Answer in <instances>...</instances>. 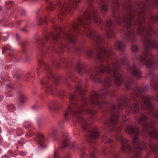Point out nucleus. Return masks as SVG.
Masks as SVG:
<instances>
[{
  "mask_svg": "<svg viewBox=\"0 0 158 158\" xmlns=\"http://www.w3.org/2000/svg\"><path fill=\"white\" fill-rule=\"evenodd\" d=\"M75 98V96L73 95H72L70 97V99L72 101Z\"/></svg>",
  "mask_w": 158,
  "mask_h": 158,
  "instance_id": "3c124183",
  "label": "nucleus"
},
{
  "mask_svg": "<svg viewBox=\"0 0 158 158\" xmlns=\"http://www.w3.org/2000/svg\"><path fill=\"white\" fill-rule=\"evenodd\" d=\"M59 38V34H57L56 35L54 36L53 39L54 40L56 41Z\"/></svg>",
  "mask_w": 158,
  "mask_h": 158,
  "instance_id": "79ce46f5",
  "label": "nucleus"
},
{
  "mask_svg": "<svg viewBox=\"0 0 158 158\" xmlns=\"http://www.w3.org/2000/svg\"><path fill=\"white\" fill-rule=\"evenodd\" d=\"M154 0H146L144 2L140 4L138 6L139 9H150L151 5H153L154 4H157L154 3ZM155 6H156L155 5Z\"/></svg>",
  "mask_w": 158,
  "mask_h": 158,
  "instance_id": "ddd939ff",
  "label": "nucleus"
},
{
  "mask_svg": "<svg viewBox=\"0 0 158 158\" xmlns=\"http://www.w3.org/2000/svg\"><path fill=\"white\" fill-rule=\"evenodd\" d=\"M92 19L94 22L97 24H100L102 22V20L96 13L94 12L91 14L86 10L84 13V18L79 19L77 23L73 24L72 31L66 33L64 36V39L68 40L71 43H74L76 40V33L78 31L79 27H83L86 24L91 23Z\"/></svg>",
  "mask_w": 158,
  "mask_h": 158,
  "instance_id": "7ed1b4c3",
  "label": "nucleus"
},
{
  "mask_svg": "<svg viewBox=\"0 0 158 158\" xmlns=\"http://www.w3.org/2000/svg\"><path fill=\"white\" fill-rule=\"evenodd\" d=\"M143 99L144 100V106L149 109H151L153 107V106L151 103V99L148 96H144Z\"/></svg>",
  "mask_w": 158,
  "mask_h": 158,
  "instance_id": "a211bd4d",
  "label": "nucleus"
},
{
  "mask_svg": "<svg viewBox=\"0 0 158 158\" xmlns=\"http://www.w3.org/2000/svg\"><path fill=\"white\" fill-rule=\"evenodd\" d=\"M7 86H8V87H10V88H12V85H11L10 84H9V83L8 84H7Z\"/></svg>",
  "mask_w": 158,
  "mask_h": 158,
  "instance_id": "603ef678",
  "label": "nucleus"
},
{
  "mask_svg": "<svg viewBox=\"0 0 158 158\" xmlns=\"http://www.w3.org/2000/svg\"><path fill=\"white\" fill-rule=\"evenodd\" d=\"M147 89V88L145 87L141 89H139L138 90L137 93L136 92L135 93L131 94V97L132 98H133L134 97L135 98L136 96L138 97L139 96V93H141L145 92Z\"/></svg>",
  "mask_w": 158,
  "mask_h": 158,
  "instance_id": "5701e85b",
  "label": "nucleus"
},
{
  "mask_svg": "<svg viewBox=\"0 0 158 158\" xmlns=\"http://www.w3.org/2000/svg\"><path fill=\"white\" fill-rule=\"evenodd\" d=\"M129 111L132 112L133 113H135L137 112L138 109V106L137 104H134L131 105L129 106Z\"/></svg>",
  "mask_w": 158,
  "mask_h": 158,
  "instance_id": "b1692460",
  "label": "nucleus"
},
{
  "mask_svg": "<svg viewBox=\"0 0 158 158\" xmlns=\"http://www.w3.org/2000/svg\"><path fill=\"white\" fill-rule=\"evenodd\" d=\"M69 145H70L72 148H73L75 145L74 143L72 142H70L69 140L65 139L64 141V143L62 145V147L64 148L66 146H67Z\"/></svg>",
  "mask_w": 158,
  "mask_h": 158,
  "instance_id": "a878e982",
  "label": "nucleus"
},
{
  "mask_svg": "<svg viewBox=\"0 0 158 158\" xmlns=\"http://www.w3.org/2000/svg\"><path fill=\"white\" fill-rule=\"evenodd\" d=\"M128 71L131 73L134 76L138 78L140 77L141 75V73L136 68L134 65L130 66L127 68Z\"/></svg>",
  "mask_w": 158,
  "mask_h": 158,
  "instance_id": "2eb2a0df",
  "label": "nucleus"
},
{
  "mask_svg": "<svg viewBox=\"0 0 158 158\" xmlns=\"http://www.w3.org/2000/svg\"><path fill=\"white\" fill-rule=\"evenodd\" d=\"M138 49V47L135 45V44H132L131 46V50L133 52H136Z\"/></svg>",
  "mask_w": 158,
  "mask_h": 158,
  "instance_id": "473e14b6",
  "label": "nucleus"
},
{
  "mask_svg": "<svg viewBox=\"0 0 158 158\" xmlns=\"http://www.w3.org/2000/svg\"><path fill=\"white\" fill-rule=\"evenodd\" d=\"M99 134L97 128H94L90 132L89 135V137L92 139H96L98 136Z\"/></svg>",
  "mask_w": 158,
  "mask_h": 158,
  "instance_id": "aec40b11",
  "label": "nucleus"
},
{
  "mask_svg": "<svg viewBox=\"0 0 158 158\" xmlns=\"http://www.w3.org/2000/svg\"><path fill=\"white\" fill-rule=\"evenodd\" d=\"M56 6L54 5L52 3H50L49 6L47 7V9L49 10H51V9H56L55 8Z\"/></svg>",
  "mask_w": 158,
  "mask_h": 158,
  "instance_id": "e433bc0d",
  "label": "nucleus"
},
{
  "mask_svg": "<svg viewBox=\"0 0 158 158\" xmlns=\"http://www.w3.org/2000/svg\"><path fill=\"white\" fill-rule=\"evenodd\" d=\"M119 62L114 61L104 64H100L97 68L96 72L93 69H85V64L79 62L77 65V72L80 74H88L91 80L95 82L101 83L99 76L104 72L108 74H113L115 78V83L117 86H120L122 82V76L118 71L120 66Z\"/></svg>",
  "mask_w": 158,
  "mask_h": 158,
  "instance_id": "f257e3e1",
  "label": "nucleus"
},
{
  "mask_svg": "<svg viewBox=\"0 0 158 158\" xmlns=\"http://www.w3.org/2000/svg\"><path fill=\"white\" fill-rule=\"evenodd\" d=\"M112 24V22L110 20H107L106 23V25L107 27H110L111 26Z\"/></svg>",
  "mask_w": 158,
  "mask_h": 158,
  "instance_id": "4c0bfd02",
  "label": "nucleus"
},
{
  "mask_svg": "<svg viewBox=\"0 0 158 158\" xmlns=\"http://www.w3.org/2000/svg\"><path fill=\"white\" fill-rule=\"evenodd\" d=\"M115 34L114 31L112 29H109L106 32L107 37L109 39H110L114 37Z\"/></svg>",
  "mask_w": 158,
  "mask_h": 158,
  "instance_id": "393cba45",
  "label": "nucleus"
},
{
  "mask_svg": "<svg viewBox=\"0 0 158 158\" xmlns=\"http://www.w3.org/2000/svg\"><path fill=\"white\" fill-rule=\"evenodd\" d=\"M114 158H118V156H114Z\"/></svg>",
  "mask_w": 158,
  "mask_h": 158,
  "instance_id": "bf43d9fd",
  "label": "nucleus"
},
{
  "mask_svg": "<svg viewBox=\"0 0 158 158\" xmlns=\"http://www.w3.org/2000/svg\"><path fill=\"white\" fill-rule=\"evenodd\" d=\"M118 116L117 114H113L111 115L110 119V123L107 121H106L105 124L108 127L112 126L116 124L118 122Z\"/></svg>",
  "mask_w": 158,
  "mask_h": 158,
  "instance_id": "dca6fc26",
  "label": "nucleus"
},
{
  "mask_svg": "<svg viewBox=\"0 0 158 158\" xmlns=\"http://www.w3.org/2000/svg\"><path fill=\"white\" fill-rule=\"evenodd\" d=\"M41 83L42 85H44V84H46V82L45 81L44 79H43L41 81Z\"/></svg>",
  "mask_w": 158,
  "mask_h": 158,
  "instance_id": "de8ad7c7",
  "label": "nucleus"
},
{
  "mask_svg": "<svg viewBox=\"0 0 158 158\" xmlns=\"http://www.w3.org/2000/svg\"><path fill=\"white\" fill-rule=\"evenodd\" d=\"M128 100V98H126L124 96H121L119 98L118 100V106H113L111 108V111H113L114 110H117L119 108L123 106V104L124 103H127Z\"/></svg>",
  "mask_w": 158,
  "mask_h": 158,
  "instance_id": "f8f14e48",
  "label": "nucleus"
},
{
  "mask_svg": "<svg viewBox=\"0 0 158 158\" xmlns=\"http://www.w3.org/2000/svg\"><path fill=\"white\" fill-rule=\"evenodd\" d=\"M39 138L41 142L43 141L44 139V137L42 134L39 135Z\"/></svg>",
  "mask_w": 158,
  "mask_h": 158,
  "instance_id": "a19ab883",
  "label": "nucleus"
},
{
  "mask_svg": "<svg viewBox=\"0 0 158 158\" xmlns=\"http://www.w3.org/2000/svg\"><path fill=\"white\" fill-rule=\"evenodd\" d=\"M86 55L87 58H91L93 55V52L92 49L88 50L86 52Z\"/></svg>",
  "mask_w": 158,
  "mask_h": 158,
  "instance_id": "c85d7f7f",
  "label": "nucleus"
},
{
  "mask_svg": "<svg viewBox=\"0 0 158 158\" xmlns=\"http://www.w3.org/2000/svg\"><path fill=\"white\" fill-rule=\"evenodd\" d=\"M57 155H58V153H57V151H55L54 154V158H58Z\"/></svg>",
  "mask_w": 158,
  "mask_h": 158,
  "instance_id": "c03bdc74",
  "label": "nucleus"
},
{
  "mask_svg": "<svg viewBox=\"0 0 158 158\" xmlns=\"http://www.w3.org/2000/svg\"><path fill=\"white\" fill-rule=\"evenodd\" d=\"M113 16L114 18L115 21L116 22L117 24H121L122 21V19L117 16H114V15Z\"/></svg>",
  "mask_w": 158,
  "mask_h": 158,
  "instance_id": "7c9ffc66",
  "label": "nucleus"
},
{
  "mask_svg": "<svg viewBox=\"0 0 158 158\" xmlns=\"http://www.w3.org/2000/svg\"><path fill=\"white\" fill-rule=\"evenodd\" d=\"M99 96L95 92H93L91 94L90 98L89 101V103L91 104L92 105H98L99 107L101 106H99V103L98 102Z\"/></svg>",
  "mask_w": 158,
  "mask_h": 158,
  "instance_id": "9b49d317",
  "label": "nucleus"
},
{
  "mask_svg": "<svg viewBox=\"0 0 158 158\" xmlns=\"http://www.w3.org/2000/svg\"><path fill=\"white\" fill-rule=\"evenodd\" d=\"M150 148L153 151L156 152L158 150V147L153 143H151L150 144Z\"/></svg>",
  "mask_w": 158,
  "mask_h": 158,
  "instance_id": "c756f323",
  "label": "nucleus"
},
{
  "mask_svg": "<svg viewBox=\"0 0 158 158\" xmlns=\"http://www.w3.org/2000/svg\"><path fill=\"white\" fill-rule=\"evenodd\" d=\"M87 2H90V0H87Z\"/></svg>",
  "mask_w": 158,
  "mask_h": 158,
  "instance_id": "680f3d73",
  "label": "nucleus"
},
{
  "mask_svg": "<svg viewBox=\"0 0 158 158\" xmlns=\"http://www.w3.org/2000/svg\"><path fill=\"white\" fill-rule=\"evenodd\" d=\"M76 89L80 92L81 104L80 105L73 104V106L71 108L69 106L68 109L64 112V118L66 120L68 119V117L69 115V111H70L73 115L77 118V121L81 123V128L84 130L86 129L88 125L86 120L81 117V114L83 111L87 114H91L93 113V111L89 109H87L85 107L87 104L83 94L84 89L79 86L77 87Z\"/></svg>",
  "mask_w": 158,
  "mask_h": 158,
  "instance_id": "f03ea898",
  "label": "nucleus"
},
{
  "mask_svg": "<svg viewBox=\"0 0 158 158\" xmlns=\"http://www.w3.org/2000/svg\"><path fill=\"white\" fill-rule=\"evenodd\" d=\"M48 108L51 110H54L56 108V105L54 103H52L48 105Z\"/></svg>",
  "mask_w": 158,
  "mask_h": 158,
  "instance_id": "72a5a7b5",
  "label": "nucleus"
},
{
  "mask_svg": "<svg viewBox=\"0 0 158 158\" xmlns=\"http://www.w3.org/2000/svg\"><path fill=\"white\" fill-rule=\"evenodd\" d=\"M120 62L123 64L127 65L128 64V62L127 60L125 58L120 59Z\"/></svg>",
  "mask_w": 158,
  "mask_h": 158,
  "instance_id": "c9c22d12",
  "label": "nucleus"
},
{
  "mask_svg": "<svg viewBox=\"0 0 158 158\" xmlns=\"http://www.w3.org/2000/svg\"><path fill=\"white\" fill-rule=\"evenodd\" d=\"M102 9H103V10L108 9H109V6L107 4L104 3L103 5L102 6Z\"/></svg>",
  "mask_w": 158,
  "mask_h": 158,
  "instance_id": "58836bf2",
  "label": "nucleus"
},
{
  "mask_svg": "<svg viewBox=\"0 0 158 158\" xmlns=\"http://www.w3.org/2000/svg\"><path fill=\"white\" fill-rule=\"evenodd\" d=\"M119 140L121 144V151L125 153L130 152L132 148L128 140L121 135L120 136Z\"/></svg>",
  "mask_w": 158,
  "mask_h": 158,
  "instance_id": "9d476101",
  "label": "nucleus"
},
{
  "mask_svg": "<svg viewBox=\"0 0 158 158\" xmlns=\"http://www.w3.org/2000/svg\"><path fill=\"white\" fill-rule=\"evenodd\" d=\"M114 6L115 9H131L130 6L127 4H123V5L120 4L119 2H116L114 3Z\"/></svg>",
  "mask_w": 158,
  "mask_h": 158,
  "instance_id": "6ab92c4d",
  "label": "nucleus"
},
{
  "mask_svg": "<svg viewBox=\"0 0 158 158\" xmlns=\"http://www.w3.org/2000/svg\"><path fill=\"white\" fill-rule=\"evenodd\" d=\"M64 158H70V156L69 154H67L64 156Z\"/></svg>",
  "mask_w": 158,
  "mask_h": 158,
  "instance_id": "8fccbe9b",
  "label": "nucleus"
},
{
  "mask_svg": "<svg viewBox=\"0 0 158 158\" xmlns=\"http://www.w3.org/2000/svg\"><path fill=\"white\" fill-rule=\"evenodd\" d=\"M90 156H91V158H95V156L94 152H93L92 153L90 154Z\"/></svg>",
  "mask_w": 158,
  "mask_h": 158,
  "instance_id": "09e8293b",
  "label": "nucleus"
},
{
  "mask_svg": "<svg viewBox=\"0 0 158 158\" xmlns=\"http://www.w3.org/2000/svg\"><path fill=\"white\" fill-rule=\"evenodd\" d=\"M106 150V148H104L103 149V151L104 152Z\"/></svg>",
  "mask_w": 158,
  "mask_h": 158,
  "instance_id": "13d9d810",
  "label": "nucleus"
},
{
  "mask_svg": "<svg viewBox=\"0 0 158 158\" xmlns=\"http://www.w3.org/2000/svg\"><path fill=\"white\" fill-rule=\"evenodd\" d=\"M57 131V130L56 128H54L52 130V133L54 134Z\"/></svg>",
  "mask_w": 158,
  "mask_h": 158,
  "instance_id": "49530a36",
  "label": "nucleus"
},
{
  "mask_svg": "<svg viewBox=\"0 0 158 158\" xmlns=\"http://www.w3.org/2000/svg\"><path fill=\"white\" fill-rule=\"evenodd\" d=\"M156 99L158 100V94L156 95Z\"/></svg>",
  "mask_w": 158,
  "mask_h": 158,
  "instance_id": "4d7b16f0",
  "label": "nucleus"
},
{
  "mask_svg": "<svg viewBox=\"0 0 158 158\" xmlns=\"http://www.w3.org/2000/svg\"><path fill=\"white\" fill-rule=\"evenodd\" d=\"M114 47L117 49L121 50H123L125 48V46L121 41L118 40L115 43Z\"/></svg>",
  "mask_w": 158,
  "mask_h": 158,
  "instance_id": "412c9836",
  "label": "nucleus"
},
{
  "mask_svg": "<svg viewBox=\"0 0 158 158\" xmlns=\"http://www.w3.org/2000/svg\"><path fill=\"white\" fill-rule=\"evenodd\" d=\"M88 9L89 10L93 9V8H92V7L91 6H88Z\"/></svg>",
  "mask_w": 158,
  "mask_h": 158,
  "instance_id": "5fc2aeb1",
  "label": "nucleus"
},
{
  "mask_svg": "<svg viewBox=\"0 0 158 158\" xmlns=\"http://www.w3.org/2000/svg\"><path fill=\"white\" fill-rule=\"evenodd\" d=\"M37 20L38 21V23L39 24H41L43 21V19L40 17H38L37 18Z\"/></svg>",
  "mask_w": 158,
  "mask_h": 158,
  "instance_id": "ea45409f",
  "label": "nucleus"
},
{
  "mask_svg": "<svg viewBox=\"0 0 158 158\" xmlns=\"http://www.w3.org/2000/svg\"><path fill=\"white\" fill-rule=\"evenodd\" d=\"M125 130L127 133L129 135H134L132 143L134 145L137 146V148H136L135 154L133 158H139L140 151L143 149L146 146L144 143H141L139 140L140 131L138 129L134 128L130 125L127 126Z\"/></svg>",
  "mask_w": 158,
  "mask_h": 158,
  "instance_id": "39448f33",
  "label": "nucleus"
},
{
  "mask_svg": "<svg viewBox=\"0 0 158 158\" xmlns=\"http://www.w3.org/2000/svg\"><path fill=\"white\" fill-rule=\"evenodd\" d=\"M2 9V7L0 6V10Z\"/></svg>",
  "mask_w": 158,
  "mask_h": 158,
  "instance_id": "0e129e2a",
  "label": "nucleus"
},
{
  "mask_svg": "<svg viewBox=\"0 0 158 158\" xmlns=\"http://www.w3.org/2000/svg\"><path fill=\"white\" fill-rule=\"evenodd\" d=\"M39 63L41 64H43L44 63V62L42 61H41V60H40V61L39 62Z\"/></svg>",
  "mask_w": 158,
  "mask_h": 158,
  "instance_id": "6e6d98bb",
  "label": "nucleus"
},
{
  "mask_svg": "<svg viewBox=\"0 0 158 158\" xmlns=\"http://www.w3.org/2000/svg\"><path fill=\"white\" fill-rule=\"evenodd\" d=\"M19 99L20 103H23L27 100V98L24 94L23 93H21L19 95Z\"/></svg>",
  "mask_w": 158,
  "mask_h": 158,
  "instance_id": "bb28decb",
  "label": "nucleus"
},
{
  "mask_svg": "<svg viewBox=\"0 0 158 158\" xmlns=\"http://www.w3.org/2000/svg\"><path fill=\"white\" fill-rule=\"evenodd\" d=\"M151 85L155 90H156L158 89V84L157 83L152 81L151 83Z\"/></svg>",
  "mask_w": 158,
  "mask_h": 158,
  "instance_id": "2f4dec72",
  "label": "nucleus"
},
{
  "mask_svg": "<svg viewBox=\"0 0 158 158\" xmlns=\"http://www.w3.org/2000/svg\"><path fill=\"white\" fill-rule=\"evenodd\" d=\"M156 20L158 21V19L157 18H156Z\"/></svg>",
  "mask_w": 158,
  "mask_h": 158,
  "instance_id": "338daca9",
  "label": "nucleus"
},
{
  "mask_svg": "<svg viewBox=\"0 0 158 158\" xmlns=\"http://www.w3.org/2000/svg\"><path fill=\"white\" fill-rule=\"evenodd\" d=\"M132 83V80L130 77H128L127 78L126 81L125 83V85L127 89H129Z\"/></svg>",
  "mask_w": 158,
  "mask_h": 158,
  "instance_id": "cd10ccee",
  "label": "nucleus"
},
{
  "mask_svg": "<svg viewBox=\"0 0 158 158\" xmlns=\"http://www.w3.org/2000/svg\"><path fill=\"white\" fill-rule=\"evenodd\" d=\"M85 34L87 36L91 38L95 44L98 47V54L97 60L100 62H103L105 59V57L111 56L112 52L110 47H105L102 46L104 40V38L98 35L94 30L87 28L85 31Z\"/></svg>",
  "mask_w": 158,
  "mask_h": 158,
  "instance_id": "20e7f679",
  "label": "nucleus"
},
{
  "mask_svg": "<svg viewBox=\"0 0 158 158\" xmlns=\"http://www.w3.org/2000/svg\"><path fill=\"white\" fill-rule=\"evenodd\" d=\"M3 97L0 95V101H1L3 99Z\"/></svg>",
  "mask_w": 158,
  "mask_h": 158,
  "instance_id": "864d4df0",
  "label": "nucleus"
},
{
  "mask_svg": "<svg viewBox=\"0 0 158 158\" xmlns=\"http://www.w3.org/2000/svg\"><path fill=\"white\" fill-rule=\"evenodd\" d=\"M133 19V16L131 15L128 16L124 21L127 24V38L131 42L134 41L135 40V34L133 31L134 26L132 24L131 21Z\"/></svg>",
  "mask_w": 158,
  "mask_h": 158,
  "instance_id": "6e6552de",
  "label": "nucleus"
},
{
  "mask_svg": "<svg viewBox=\"0 0 158 158\" xmlns=\"http://www.w3.org/2000/svg\"><path fill=\"white\" fill-rule=\"evenodd\" d=\"M103 141L104 142L108 143H111L113 142L112 140L110 139H109L108 138H107V137H105L103 138Z\"/></svg>",
  "mask_w": 158,
  "mask_h": 158,
  "instance_id": "f704fd0d",
  "label": "nucleus"
},
{
  "mask_svg": "<svg viewBox=\"0 0 158 158\" xmlns=\"http://www.w3.org/2000/svg\"><path fill=\"white\" fill-rule=\"evenodd\" d=\"M26 78H27L28 77V76H27V77L26 76Z\"/></svg>",
  "mask_w": 158,
  "mask_h": 158,
  "instance_id": "774afa93",
  "label": "nucleus"
},
{
  "mask_svg": "<svg viewBox=\"0 0 158 158\" xmlns=\"http://www.w3.org/2000/svg\"><path fill=\"white\" fill-rule=\"evenodd\" d=\"M135 58L140 61L142 65H146L150 67L153 64L152 59V55L147 50H146L144 53L139 56H135Z\"/></svg>",
  "mask_w": 158,
  "mask_h": 158,
  "instance_id": "0eeeda50",
  "label": "nucleus"
},
{
  "mask_svg": "<svg viewBox=\"0 0 158 158\" xmlns=\"http://www.w3.org/2000/svg\"><path fill=\"white\" fill-rule=\"evenodd\" d=\"M104 82L105 83V87L102 90V93H104L103 94L104 95H106V94L108 92V91L106 89L107 87H109L110 86V79L106 78L104 81Z\"/></svg>",
  "mask_w": 158,
  "mask_h": 158,
  "instance_id": "4be33fe9",
  "label": "nucleus"
},
{
  "mask_svg": "<svg viewBox=\"0 0 158 158\" xmlns=\"http://www.w3.org/2000/svg\"><path fill=\"white\" fill-rule=\"evenodd\" d=\"M97 3L100 4H101L102 2H104L105 0H97Z\"/></svg>",
  "mask_w": 158,
  "mask_h": 158,
  "instance_id": "a18cd8bd",
  "label": "nucleus"
},
{
  "mask_svg": "<svg viewBox=\"0 0 158 158\" xmlns=\"http://www.w3.org/2000/svg\"><path fill=\"white\" fill-rule=\"evenodd\" d=\"M87 156L85 152H82L81 154L80 155L81 158H85V156Z\"/></svg>",
  "mask_w": 158,
  "mask_h": 158,
  "instance_id": "37998d69",
  "label": "nucleus"
},
{
  "mask_svg": "<svg viewBox=\"0 0 158 158\" xmlns=\"http://www.w3.org/2000/svg\"><path fill=\"white\" fill-rule=\"evenodd\" d=\"M81 2V0H73V2L70 5L61 4H60L61 9H76L77 8V4Z\"/></svg>",
  "mask_w": 158,
  "mask_h": 158,
  "instance_id": "4468645a",
  "label": "nucleus"
},
{
  "mask_svg": "<svg viewBox=\"0 0 158 158\" xmlns=\"http://www.w3.org/2000/svg\"><path fill=\"white\" fill-rule=\"evenodd\" d=\"M148 118V116L143 114L139 117L135 118V119L139 124L143 125V131L144 132L148 133L151 137L158 138V131L154 128L155 126L154 122L153 121L152 123H151V124L144 123Z\"/></svg>",
  "mask_w": 158,
  "mask_h": 158,
  "instance_id": "423d86ee",
  "label": "nucleus"
},
{
  "mask_svg": "<svg viewBox=\"0 0 158 158\" xmlns=\"http://www.w3.org/2000/svg\"><path fill=\"white\" fill-rule=\"evenodd\" d=\"M50 90V89H49H49H48V90H47V92H49V91Z\"/></svg>",
  "mask_w": 158,
  "mask_h": 158,
  "instance_id": "e2e57ef3",
  "label": "nucleus"
},
{
  "mask_svg": "<svg viewBox=\"0 0 158 158\" xmlns=\"http://www.w3.org/2000/svg\"><path fill=\"white\" fill-rule=\"evenodd\" d=\"M123 119L125 121V120L124 119V117L123 116Z\"/></svg>",
  "mask_w": 158,
  "mask_h": 158,
  "instance_id": "69168bd1",
  "label": "nucleus"
},
{
  "mask_svg": "<svg viewBox=\"0 0 158 158\" xmlns=\"http://www.w3.org/2000/svg\"><path fill=\"white\" fill-rule=\"evenodd\" d=\"M143 21V19L141 18H139L137 21V23L138 25L137 31V33L139 35H141L145 31V29L141 25Z\"/></svg>",
  "mask_w": 158,
  "mask_h": 158,
  "instance_id": "f3484780",
  "label": "nucleus"
},
{
  "mask_svg": "<svg viewBox=\"0 0 158 158\" xmlns=\"http://www.w3.org/2000/svg\"><path fill=\"white\" fill-rule=\"evenodd\" d=\"M151 27L149 28V30L147 31V35L145 37L143 40L144 44L146 48H156L158 47V44L155 41L152 40L148 34L150 33V31H152Z\"/></svg>",
  "mask_w": 158,
  "mask_h": 158,
  "instance_id": "1a4fd4ad",
  "label": "nucleus"
},
{
  "mask_svg": "<svg viewBox=\"0 0 158 158\" xmlns=\"http://www.w3.org/2000/svg\"><path fill=\"white\" fill-rule=\"evenodd\" d=\"M49 1V0H45L46 2L47 3Z\"/></svg>",
  "mask_w": 158,
  "mask_h": 158,
  "instance_id": "052dcab7",
  "label": "nucleus"
}]
</instances>
